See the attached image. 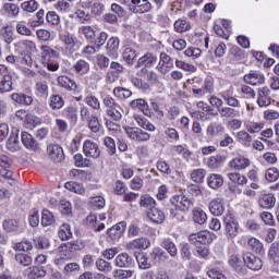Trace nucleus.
<instances>
[{"label": "nucleus", "instance_id": "obj_58", "mask_svg": "<svg viewBox=\"0 0 279 279\" xmlns=\"http://www.w3.org/2000/svg\"><path fill=\"white\" fill-rule=\"evenodd\" d=\"M130 106H131V108H137L142 112H147V110H148L147 101H145V99H143V98L132 100L130 102Z\"/></svg>", "mask_w": 279, "mask_h": 279}, {"label": "nucleus", "instance_id": "obj_38", "mask_svg": "<svg viewBox=\"0 0 279 279\" xmlns=\"http://www.w3.org/2000/svg\"><path fill=\"white\" fill-rule=\"evenodd\" d=\"M11 98L13 101H15V104H23L24 106H31L32 101H34L32 96H27L25 94H19V93L12 94Z\"/></svg>", "mask_w": 279, "mask_h": 279}, {"label": "nucleus", "instance_id": "obj_57", "mask_svg": "<svg viewBox=\"0 0 279 279\" xmlns=\"http://www.w3.org/2000/svg\"><path fill=\"white\" fill-rule=\"evenodd\" d=\"M89 204L94 208L100 210V208L106 207V198H104L102 196H94L89 198Z\"/></svg>", "mask_w": 279, "mask_h": 279}, {"label": "nucleus", "instance_id": "obj_42", "mask_svg": "<svg viewBox=\"0 0 279 279\" xmlns=\"http://www.w3.org/2000/svg\"><path fill=\"white\" fill-rule=\"evenodd\" d=\"M244 128L250 134H258L265 128L260 122H244Z\"/></svg>", "mask_w": 279, "mask_h": 279}, {"label": "nucleus", "instance_id": "obj_5", "mask_svg": "<svg viewBox=\"0 0 279 279\" xmlns=\"http://www.w3.org/2000/svg\"><path fill=\"white\" fill-rule=\"evenodd\" d=\"M190 243L195 245L196 243H202L203 245H208L213 243V233L209 231H201L198 233H192L189 236Z\"/></svg>", "mask_w": 279, "mask_h": 279}, {"label": "nucleus", "instance_id": "obj_30", "mask_svg": "<svg viewBox=\"0 0 279 279\" xmlns=\"http://www.w3.org/2000/svg\"><path fill=\"white\" fill-rule=\"evenodd\" d=\"M41 62H51V58H58V51L49 46H41Z\"/></svg>", "mask_w": 279, "mask_h": 279}, {"label": "nucleus", "instance_id": "obj_29", "mask_svg": "<svg viewBox=\"0 0 279 279\" xmlns=\"http://www.w3.org/2000/svg\"><path fill=\"white\" fill-rule=\"evenodd\" d=\"M60 40L69 51L77 45V38L69 33L61 34Z\"/></svg>", "mask_w": 279, "mask_h": 279}, {"label": "nucleus", "instance_id": "obj_9", "mask_svg": "<svg viewBox=\"0 0 279 279\" xmlns=\"http://www.w3.org/2000/svg\"><path fill=\"white\" fill-rule=\"evenodd\" d=\"M0 14L2 16H8L9 19H16L21 14V8L16 3L7 2L2 4L0 9Z\"/></svg>", "mask_w": 279, "mask_h": 279}, {"label": "nucleus", "instance_id": "obj_61", "mask_svg": "<svg viewBox=\"0 0 279 279\" xmlns=\"http://www.w3.org/2000/svg\"><path fill=\"white\" fill-rule=\"evenodd\" d=\"M104 145L107 147V151L110 156H114V154H117V144H114V140H112V137H105Z\"/></svg>", "mask_w": 279, "mask_h": 279}, {"label": "nucleus", "instance_id": "obj_17", "mask_svg": "<svg viewBox=\"0 0 279 279\" xmlns=\"http://www.w3.org/2000/svg\"><path fill=\"white\" fill-rule=\"evenodd\" d=\"M7 149L9 151H19L21 149V143H19V131L13 129L7 142Z\"/></svg>", "mask_w": 279, "mask_h": 279}, {"label": "nucleus", "instance_id": "obj_46", "mask_svg": "<svg viewBox=\"0 0 279 279\" xmlns=\"http://www.w3.org/2000/svg\"><path fill=\"white\" fill-rule=\"evenodd\" d=\"M53 8L60 13V14H66L71 12V4L66 2V0H58Z\"/></svg>", "mask_w": 279, "mask_h": 279}, {"label": "nucleus", "instance_id": "obj_53", "mask_svg": "<svg viewBox=\"0 0 279 279\" xmlns=\"http://www.w3.org/2000/svg\"><path fill=\"white\" fill-rule=\"evenodd\" d=\"M84 101L87 106H89V108H93V110H99V108H101L99 99L93 95L85 96Z\"/></svg>", "mask_w": 279, "mask_h": 279}, {"label": "nucleus", "instance_id": "obj_16", "mask_svg": "<svg viewBox=\"0 0 279 279\" xmlns=\"http://www.w3.org/2000/svg\"><path fill=\"white\" fill-rule=\"evenodd\" d=\"M250 165H251L250 159L243 156H238L229 162V167L231 169H234L235 171H243V169H247Z\"/></svg>", "mask_w": 279, "mask_h": 279}, {"label": "nucleus", "instance_id": "obj_49", "mask_svg": "<svg viewBox=\"0 0 279 279\" xmlns=\"http://www.w3.org/2000/svg\"><path fill=\"white\" fill-rule=\"evenodd\" d=\"M10 157L2 156L0 159V167L2 168L0 170V175H8L9 173H12V170H10Z\"/></svg>", "mask_w": 279, "mask_h": 279}, {"label": "nucleus", "instance_id": "obj_20", "mask_svg": "<svg viewBox=\"0 0 279 279\" xmlns=\"http://www.w3.org/2000/svg\"><path fill=\"white\" fill-rule=\"evenodd\" d=\"M229 265L238 272L243 271V269H245V255H231Z\"/></svg>", "mask_w": 279, "mask_h": 279}, {"label": "nucleus", "instance_id": "obj_23", "mask_svg": "<svg viewBox=\"0 0 279 279\" xmlns=\"http://www.w3.org/2000/svg\"><path fill=\"white\" fill-rule=\"evenodd\" d=\"M258 205L260 208H274L276 206V196L274 194H262L258 197Z\"/></svg>", "mask_w": 279, "mask_h": 279}, {"label": "nucleus", "instance_id": "obj_19", "mask_svg": "<svg viewBox=\"0 0 279 279\" xmlns=\"http://www.w3.org/2000/svg\"><path fill=\"white\" fill-rule=\"evenodd\" d=\"M209 210L215 217H221L222 213H226V206L223 205V198H215L209 203Z\"/></svg>", "mask_w": 279, "mask_h": 279}, {"label": "nucleus", "instance_id": "obj_4", "mask_svg": "<svg viewBox=\"0 0 279 279\" xmlns=\"http://www.w3.org/2000/svg\"><path fill=\"white\" fill-rule=\"evenodd\" d=\"M83 153L86 158H94L97 159L101 156V150L99 149V145L97 143L87 140L83 143Z\"/></svg>", "mask_w": 279, "mask_h": 279}, {"label": "nucleus", "instance_id": "obj_47", "mask_svg": "<svg viewBox=\"0 0 279 279\" xmlns=\"http://www.w3.org/2000/svg\"><path fill=\"white\" fill-rule=\"evenodd\" d=\"M174 29L178 34H184V32L191 29V23L186 20H178L174 22Z\"/></svg>", "mask_w": 279, "mask_h": 279}, {"label": "nucleus", "instance_id": "obj_34", "mask_svg": "<svg viewBox=\"0 0 279 279\" xmlns=\"http://www.w3.org/2000/svg\"><path fill=\"white\" fill-rule=\"evenodd\" d=\"M135 14H145L151 10V3L148 0H141L138 5L130 7Z\"/></svg>", "mask_w": 279, "mask_h": 279}, {"label": "nucleus", "instance_id": "obj_12", "mask_svg": "<svg viewBox=\"0 0 279 279\" xmlns=\"http://www.w3.org/2000/svg\"><path fill=\"white\" fill-rule=\"evenodd\" d=\"M21 138L24 147H26V149H29V151H38L40 149V145L34 138V136H32V134L27 132H22Z\"/></svg>", "mask_w": 279, "mask_h": 279}, {"label": "nucleus", "instance_id": "obj_10", "mask_svg": "<svg viewBox=\"0 0 279 279\" xmlns=\"http://www.w3.org/2000/svg\"><path fill=\"white\" fill-rule=\"evenodd\" d=\"M125 132H126L129 138H131V141L143 142V141H149V138H150L149 133H147L138 128H125Z\"/></svg>", "mask_w": 279, "mask_h": 279}, {"label": "nucleus", "instance_id": "obj_56", "mask_svg": "<svg viewBox=\"0 0 279 279\" xmlns=\"http://www.w3.org/2000/svg\"><path fill=\"white\" fill-rule=\"evenodd\" d=\"M113 95L118 99H128L129 97H132V92L123 87H116L113 89Z\"/></svg>", "mask_w": 279, "mask_h": 279}, {"label": "nucleus", "instance_id": "obj_32", "mask_svg": "<svg viewBox=\"0 0 279 279\" xmlns=\"http://www.w3.org/2000/svg\"><path fill=\"white\" fill-rule=\"evenodd\" d=\"M107 51L109 56L117 58L119 56V38L111 37L107 43Z\"/></svg>", "mask_w": 279, "mask_h": 279}, {"label": "nucleus", "instance_id": "obj_59", "mask_svg": "<svg viewBox=\"0 0 279 279\" xmlns=\"http://www.w3.org/2000/svg\"><path fill=\"white\" fill-rule=\"evenodd\" d=\"M28 222L32 228H37V226L40 223V215L38 214L37 209L31 210L28 216Z\"/></svg>", "mask_w": 279, "mask_h": 279}, {"label": "nucleus", "instance_id": "obj_21", "mask_svg": "<svg viewBox=\"0 0 279 279\" xmlns=\"http://www.w3.org/2000/svg\"><path fill=\"white\" fill-rule=\"evenodd\" d=\"M114 263L116 267L128 268L134 265V259L128 253H121L116 257Z\"/></svg>", "mask_w": 279, "mask_h": 279}, {"label": "nucleus", "instance_id": "obj_6", "mask_svg": "<svg viewBox=\"0 0 279 279\" xmlns=\"http://www.w3.org/2000/svg\"><path fill=\"white\" fill-rule=\"evenodd\" d=\"M171 204L182 213H186V210H191V208H193V202L184 195L173 196L171 198Z\"/></svg>", "mask_w": 279, "mask_h": 279}, {"label": "nucleus", "instance_id": "obj_51", "mask_svg": "<svg viewBox=\"0 0 279 279\" xmlns=\"http://www.w3.org/2000/svg\"><path fill=\"white\" fill-rule=\"evenodd\" d=\"M207 184L210 189H219L223 186V178L221 175H210L207 179Z\"/></svg>", "mask_w": 279, "mask_h": 279}, {"label": "nucleus", "instance_id": "obj_48", "mask_svg": "<svg viewBox=\"0 0 279 279\" xmlns=\"http://www.w3.org/2000/svg\"><path fill=\"white\" fill-rule=\"evenodd\" d=\"M74 71H76V73H80L81 75H86V73L90 71V65L84 60H78L74 64Z\"/></svg>", "mask_w": 279, "mask_h": 279}, {"label": "nucleus", "instance_id": "obj_18", "mask_svg": "<svg viewBox=\"0 0 279 279\" xmlns=\"http://www.w3.org/2000/svg\"><path fill=\"white\" fill-rule=\"evenodd\" d=\"M244 82L251 86H258L265 84V75L260 72H251L244 76Z\"/></svg>", "mask_w": 279, "mask_h": 279}, {"label": "nucleus", "instance_id": "obj_2", "mask_svg": "<svg viewBox=\"0 0 279 279\" xmlns=\"http://www.w3.org/2000/svg\"><path fill=\"white\" fill-rule=\"evenodd\" d=\"M222 223L225 228V236L230 241H234L239 235V221L236 220V216L231 211H227L222 217Z\"/></svg>", "mask_w": 279, "mask_h": 279}, {"label": "nucleus", "instance_id": "obj_3", "mask_svg": "<svg viewBox=\"0 0 279 279\" xmlns=\"http://www.w3.org/2000/svg\"><path fill=\"white\" fill-rule=\"evenodd\" d=\"M12 86V72L5 64H0V93H10Z\"/></svg>", "mask_w": 279, "mask_h": 279}, {"label": "nucleus", "instance_id": "obj_52", "mask_svg": "<svg viewBox=\"0 0 279 279\" xmlns=\"http://www.w3.org/2000/svg\"><path fill=\"white\" fill-rule=\"evenodd\" d=\"M49 106L52 110H60L64 106V99L60 95H53L50 97Z\"/></svg>", "mask_w": 279, "mask_h": 279}, {"label": "nucleus", "instance_id": "obj_14", "mask_svg": "<svg viewBox=\"0 0 279 279\" xmlns=\"http://www.w3.org/2000/svg\"><path fill=\"white\" fill-rule=\"evenodd\" d=\"M270 90L267 87H262L257 93V104L260 108H267L271 104Z\"/></svg>", "mask_w": 279, "mask_h": 279}, {"label": "nucleus", "instance_id": "obj_13", "mask_svg": "<svg viewBox=\"0 0 279 279\" xmlns=\"http://www.w3.org/2000/svg\"><path fill=\"white\" fill-rule=\"evenodd\" d=\"M151 243L146 238H138L125 244V250L134 251V250H147Z\"/></svg>", "mask_w": 279, "mask_h": 279}, {"label": "nucleus", "instance_id": "obj_1", "mask_svg": "<svg viewBox=\"0 0 279 279\" xmlns=\"http://www.w3.org/2000/svg\"><path fill=\"white\" fill-rule=\"evenodd\" d=\"M80 250H84V243L82 241L62 243L58 247L60 258L54 259V264L62 265L64 260H69L73 256L74 252H80Z\"/></svg>", "mask_w": 279, "mask_h": 279}, {"label": "nucleus", "instance_id": "obj_7", "mask_svg": "<svg viewBox=\"0 0 279 279\" xmlns=\"http://www.w3.org/2000/svg\"><path fill=\"white\" fill-rule=\"evenodd\" d=\"M47 154L53 162H62V160H64V150L58 144L48 145Z\"/></svg>", "mask_w": 279, "mask_h": 279}, {"label": "nucleus", "instance_id": "obj_26", "mask_svg": "<svg viewBox=\"0 0 279 279\" xmlns=\"http://www.w3.org/2000/svg\"><path fill=\"white\" fill-rule=\"evenodd\" d=\"M161 247L166 250V252L171 256V258H175L178 256V246H175V243L171 241V239L166 238L161 241Z\"/></svg>", "mask_w": 279, "mask_h": 279}, {"label": "nucleus", "instance_id": "obj_25", "mask_svg": "<svg viewBox=\"0 0 279 279\" xmlns=\"http://www.w3.org/2000/svg\"><path fill=\"white\" fill-rule=\"evenodd\" d=\"M20 8L26 14H34L40 8V3L36 0H25L20 4Z\"/></svg>", "mask_w": 279, "mask_h": 279}, {"label": "nucleus", "instance_id": "obj_22", "mask_svg": "<svg viewBox=\"0 0 279 279\" xmlns=\"http://www.w3.org/2000/svg\"><path fill=\"white\" fill-rule=\"evenodd\" d=\"M148 219L153 223H163L165 222V211L160 210L158 207H151L147 213Z\"/></svg>", "mask_w": 279, "mask_h": 279}, {"label": "nucleus", "instance_id": "obj_45", "mask_svg": "<svg viewBox=\"0 0 279 279\" xmlns=\"http://www.w3.org/2000/svg\"><path fill=\"white\" fill-rule=\"evenodd\" d=\"M65 117L70 119L72 125H77V107H68L64 109Z\"/></svg>", "mask_w": 279, "mask_h": 279}, {"label": "nucleus", "instance_id": "obj_36", "mask_svg": "<svg viewBox=\"0 0 279 279\" xmlns=\"http://www.w3.org/2000/svg\"><path fill=\"white\" fill-rule=\"evenodd\" d=\"M53 223H56V216L49 209H44L41 211V226L47 228L48 226H53Z\"/></svg>", "mask_w": 279, "mask_h": 279}, {"label": "nucleus", "instance_id": "obj_60", "mask_svg": "<svg viewBox=\"0 0 279 279\" xmlns=\"http://www.w3.org/2000/svg\"><path fill=\"white\" fill-rule=\"evenodd\" d=\"M134 276V270L116 269L113 271V278L117 279H129Z\"/></svg>", "mask_w": 279, "mask_h": 279}, {"label": "nucleus", "instance_id": "obj_55", "mask_svg": "<svg viewBox=\"0 0 279 279\" xmlns=\"http://www.w3.org/2000/svg\"><path fill=\"white\" fill-rule=\"evenodd\" d=\"M141 208H154L156 206V201L149 195H143L140 198Z\"/></svg>", "mask_w": 279, "mask_h": 279}, {"label": "nucleus", "instance_id": "obj_54", "mask_svg": "<svg viewBox=\"0 0 279 279\" xmlns=\"http://www.w3.org/2000/svg\"><path fill=\"white\" fill-rule=\"evenodd\" d=\"M15 260L23 267H29V265H32V256L25 253L15 254Z\"/></svg>", "mask_w": 279, "mask_h": 279}, {"label": "nucleus", "instance_id": "obj_11", "mask_svg": "<svg viewBox=\"0 0 279 279\" xmlns=\"http://www.w3.org/2000/svg\"><path fill=\"white\" fill-rule=\"evenodd\" d=\"M244 263L245 266L253 271H258L259 269H263V260H260V258L258 257H255L252 253L244 254Z\"/></svg>", "mask_w": 279, "mask_h": 279}, {"label": "nucleus", "instance_id": "obj_24", "mask_svg": "<svg viewBox=\"0 0 279 279\" xmlns=\"http://www.w3.org/2000/svg\"><path fill=\"white\" fill-rule=\"evenodd\" d=\"M208 136H221L226 132V128L220 122H211L206 129Z\"/></svg>", "mask_w": 279, "mask_h": 279}, {"label": "nucleus", "instance_id": "obj_64", "mask_svg": "<svg viewBox=\"0 0 279 279\" xmlns=\"http://www.w3.org/2000/svg\"><path fill=\"white\" fill-rule=\"evenodd\" d=\"M221 96L225 101H227L228 106H231L232 108H236L239 106V100L232 97V92H225Z\"/></svg>", "mask_w": 279, "mask_h": 279}, {"label": "nucleus", "instance_id": "obj_28", "mask_svg": "<svg viewBox=\"0 0 279 279\" xmlns=\"http://www.w3.org/2000/svg\"><path fill=\"white\" fill-rule=\"evenodd\" d=\"M125 232V227L123 226V222H120L110 229H108L107 234L112 239L113 241L117 239H121L123 236V233Z\"/></svg>", "mask_w": 279, "mask_h": 279}, {"label": "nucleus", "instance_id": "obj_15", "mask_svg": "<svg viewBox=\"0 0 279 279\" xmlns=\"http://www.w3.org/2000/svg\"><path fill=\"white\" fill-rule=\"evenodd\" d=\"M149 258L151 263H154L155 265H158V263H165V260H169V254H167V252H165V250L160 247H155L150 252Z\"/></svg>", "mask_w": 279, "mask_h": 279}, {"label": "nucleus", "instance_id": "obj_50", "mask_svg": "<svg viewBox=\"0 0 279 279\" xmlns=\"http://www.w3.org/2000/svg\"><path fill=\"white\" fill-rule=\"evenodd\" d=\"M96 267L98 271H102L104 274H109V271L112 269V264L110 262H107L104 258H99L96 260Z\"/></svg>", "mask_w": 279, "mask_h": 279}, {"label": "nucleus", "instance_id": "obj_44", "mask_svg": "<svg viewBox=\"0 0 279 279\" xmlns=\"http://www.w3.org/2000/svg\"><path fill=\"white\" fill-rule=\"evenodd\" d=\"M47 271L43 267L33 266L29 268L28 279L45 278Z\"/></svg>", "mask_w": 279, "mask_h": 279}, {"label": "nucleus", "instance_id": "obj_41", "mask_svg": "<svg viewBox=\"0 0 279 279\" xmlns=\"http://www.w3.org/2000/svg\"><path fill=\"white\" fill-rule=\"evenodd\" d=\"M59 239L61 241H69L73 236V232H71V225L69 223H63L60 229H59Z\"/></svg>", "mask_w": 279, "mask_h": 279}, {"label": "nucleus", "instance_id": "obj_39", "mask_svg": "<svg viewBox=\"0 0 279 279\" xmlns=\"http://www.w3.org/2000/svg\"><path fill=\"white\" fill-rule=\"evenodd\" d=\"M226 162V157L222 155H216V156H211L208 158L207 160V166L210 169H217V167H221V165H223Z\"/></svg>", "mask_w": 279, "mask_h": 279}, {"label": "nucleus", "instance_id": "obj_62", "mask_svg": "<svg viewBox=\"0 0 279 279\" xmlns=\"http://www.w3.org/2000/svg\"><path fill=\"white\" fill-rule=\"evenodd\" d=\"M236 138L242 145H250L252 143V135L247 133L246 131H240L236 134Z\"/></svg>", "mask_w": 279, "mask_h": 279}, {"label": "nucleus", "instance_id": "obj_27", "mask_svg": "<svg viewBox=\"0 0 279 279\" xmlns=\"http://www.w3.org/2000/svg\"><path fill=\"white\" fill-rule=\"evenodd\" d=\"M58 84L61 88H65V90H77V83L66 75L59 76Z\"/></svg>", "mask_w": 279, "mask_h": 279}, {"label": "nucleus", "instance_id": "obj_8", "mask_svg": "<svg viewBox=\"0 0 279 279\" xmlns=\"http://www.w3.org/2000/svg\"><path fill=\"white\" fill-rule=\"evenodd\" d=\"M157 69L161 75H167V73L173 69V59H171L167 53L161 52Z\"/></svg>", "mask_w": 279, "mask_h": 279}, {"label": "nucleus", "instance_id": "obj_35", "mask_svg": "<svg viewBox=\"0 0 279 279\" xmlns=\"http://www.w3.org/2000/svg\"><path fill=\"white\" fill-rule=\"evenodd\" d=\"M2 226L5 232H19L21 230V222L16 219L4 220Z\"/></svg>", "mask_w": 279, "mask_h": 279}, {"label": "nucleus", "instance_id": "obj_63", "mask_svg": "<svg viewBox=\"0 0 279 279\" xmlns=\"http://www.w3.org/2000/svg\"><path fill=\"white\" fill-rule=\"evenodd\" d=\"M78 34H84L87 40H93V38H95V29L92 26H81L78 28Z\"/></svg>", "mask_w": 279, "mask_h": 279}, {"label": "nucleus", "instance_id": "obj_37", "mask_svg": "<svg viewBox=\"0 0 279 279\" xmlns=\"http://www.w3.org/2000/svg\"><path fill=\"white\" fill-rule=\"evenodd\" d=\"M158 58L153 53H146L144 57L138 59L136 66H154V63L157 62Z\"/></svg>", "mask_w": 279, "mask_h": 279}, {"label": "nucleus", "instance_id": "obj_33", "mask_svg": "<svg viewBox=\"0 0 279 279\" xmlns=\"http://www.w3.org/2000/svg\"><path fill=\"white\" fill-rule=\"evenodd\" d=\"M122 58L126 64H134V60H136V50L130 46H124Z\"/></svg>", "mask_w": 279, "mask_h": 279}, {"label": "nucleus", "instance_id": "obj_43", "mask_svg": "<svg viewBox=\"0 0 279 279\" xmlns=\"http://www.w3.org/2000/svg\"><path fill=\"white\" fill-rule=\"evenodd\" d=\"M134 120L140 125V128H143V130H147L148 132H154L156 130V126L147 121V119L141 117V116H134Z\"/></svg>", "mask_w": 279, "mask_h": 279}, {"label": "nucleus", "instance_id": "obj_40", "mask_svg": "<svg viewBox=\"0 0 279 279\" xmlns=\"http://www.w3.org/2000/svg\"><path fill=\"white\" fill-rule=\"evenodd\" d=\"M208 219V216L204 210L201 208H194L193 209V221L194 223H199V226L206 223V220Z\"/></svg>", "mask_w": 279, "mask_h": 279}, {"label": "nucleus", "instance_id": "obj_31", "mask_svg": "<svg viewBox=\"0 0 279 279\" xmlns=\"http://www.w3.org/2000/svg\"><path fill=\"white\" fill-rule=\"evenodd\" d=\"M35 93L37 97H43L44 99L49 97V85L46 81H38L35 86Z\"/></svg>", "mask_w": 279, "mask_h": 279}]
</instances>
